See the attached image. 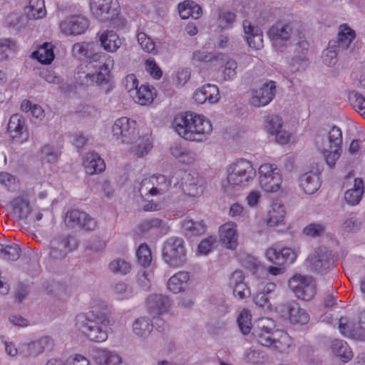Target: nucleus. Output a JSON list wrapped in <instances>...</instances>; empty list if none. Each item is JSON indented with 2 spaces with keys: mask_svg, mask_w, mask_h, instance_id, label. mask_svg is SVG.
<instances>
[{
  "mask_svg": "<svg viewBox=\"0 0 365 365\" xmlns=\"http://www.w3.org/2000/svg\"><path fill=\"white\" fill-rule=\"evenodd\" d=\"M298 23L294 21H279L273 24L267 34L277 49H282L296 41L294 44L295 55L292 58V63L301 65L307 60L309 44L300 36Z\"/></svg>",
  "mask_w": 365,
  "mask_h": 365,
  "instance_id": "f257e3e1",
  "label": "nucleus"
},
{
  "mask_svg": "<svg viewBox=\"0 0 365 365\" xmlns=\"http://www.w3.org/2000/svg\"><path fill=\"white\" fill-rule=\"evenodd\" d=\"M173 125L182 138L191 141H202L212 130L208 120L191 112L178 114Z\"/></svg>",
  "mask_w": 365,
  "mask_h": 365,
  "instance_id": "f03ea898",
  "label": "nucleus"
},
{
  "mask_svg": "<svg viewBox=\"0 0 365 365\" xmlns=\"http://www.w3.org/2000/svg\"><path fill=\"white\" fill-rule=\"evenodd\" d=\"M110 320L106 314L95 315L93 312L81 313L76 317V327L88 339L103 342L108 339Z\"/></svg>",
  "mask_w": 365,
  "mask_h": 365,
  "instance_id": "7ed1b4c3",
  "label": "nucleus"
},
{
  "mask_svg": "<svg viewBox=\"0 0 365 365\" xmlns=\"http://www.w3.org/2000/svg\"><path fill=\"white\" fill-rule=\"evenodd\" d=\"M255 177L256 170L250 161L245 159L237 160L227 169V188L232 187L239 190L245 187L254 180Z\"/></svg>",
  "mask_w": 365,
  "mask_h": 365,
  "instance_id": "20e7f679",
  "label": "nucleus"
},
{
  "mask_svg": "<svg viewBox=\"0 0 365 365\" xmlns=\"http://www.w3.org/2000/svg\"><path fill=\"white\" fill-rule=\"evenodd\" d=\"M163 259L168 266L179 267L186 262V249L182 238L170 237L164 242Z\"/></svg>",
  "mask_w": 365,
  "mask_h": 365,
  "instance_id": "39448f33",
  "label": "nucleus"
},
{
  "mask_svg": "<svg viewBox=\"0 0 365 365\" xmlns=\"http://www.w3.org/2000/svg\"><path fill=\"white\" fill-rule=\"evenodd\" d=\"M92 14L101 21L115 18L120 13L118 0H90Z\"/></svg>",
  "mask_w": 365,
  "mask_h": 365,
  "instance_id": "423d86ee",
  "label": "nucleus"
},
{
  "mask_svg": "<svg viewBox=\"0 0 365 365\" xmlns=\"http://www.w3.org/2000/svg\"><path fill=\"white\" fill-rule=\"evenodd\" d=\"M78 246L76 238L72 235L56 237L50 242L49 257L53 260H61Z\"/></svg>",
  "mask_w": 365,
  "mask_h": 365,
  "instance_id": "0eeeda50",
  "label": "nucleus"
},
{
  "mask_svg": "<svg viewBox=\"0 0 365 365\" xmlns=\"http://www.w3.org/2000/svg\"><path fill=\"white\" fill-rule=\"evenodd\" d=\"M289 287L297 298L304 301L311 300L316 293L312 278L301 274H295L289 280Z\"/></svg>",
  "mask_w": 365,
  "mask_h": 365,
  "instance_id": "6e6552de",
  "label": "nucleus"
},
{
  "mask_svg": "<svg viewBox=\"0 0 365 365\" xmlns=\"http://www.w3.org/2000/svg\"><path fill=\"white\" fill-rule=\"evenodd\" d=\"M113 136L116 140H120L121 143L129 144L138 138L136 122L126 117H122L115 121L112 127Z\"/></svg>",
  "mask_w": 365,
  "mask_h": 365,
  "instance_id": "1a4fd4ad",
  "label": "nucleus"
},
{
  "mask_svg": "<svg viewBox=\"0 0 365 365\" xmlns=\"http://www.w3.org/2000/svg\"><path fill=\"white\" fill-rule=\"evenodd\" d=\"M274 322L269 319L264 318L259 320L252 333L257 343L270 348L275 337L280 334V331L274 329Z\"/></svg>",
  "mask_w": 365,
  "mask_h": 365,
  "instance_id": "9d476101",
  "label": "nucleus"
},
{
  "mask_svg": "<svg viewBox=\"0 0 365 365\" xmlns=\"http://www.w3.org/2000/svg\"><path fill=\"white\" fill-rule=\"evenodd\" d=\"M307 262L312 271L324 274L331 269L334 264V258L329 250L325 247H319L313 255L308 257Z\"/></svg>",
  "mask_w": 365,
  "mask_h": 365,
  "instance_id": "9b49d317",
  "label": "nucleus"
},
{
  "mask_svg": "<svg viewBox=\"0 0 365 365\" xmlns=\"http://www.w3.org/2000/svg\"><path fill=\"white\" fill-rule=\"evenodd\" d=\"M65 224L69 228H76L86 231H93L97 227L96 221L88 214L78 210H73L66 212Z\"/></svg>",
  "mask_w": 365,
  "mask_h": 365,
  "instance_id": "f8f14e48",
  "label": "nucleus"
},
{
  "mask_svg": "<svg viewBox=\"0 0 365 365\" xmlns=\"http://www.w3.org/2000/svg\"><path fill=\"white\" fill-rule=\"evenodd\" d=\"M279 312L287 317L293 324H305L309 320V315L295 301L287 302L279 307Z\"/></svg>",
  "mask_w": 365,
  "mask_h": 365,
  "instance_id": "ddd939ff",
  "label": "nucleus"
},
{
  "mask_svg": "<svg viewBox=\"0 0 365 365\" xmlns=\"http://www.w3.org/2000/svg\"><path fill=\"white\" fill-rule=\"evenodd\" d=\"M177 174L181 177L180 187L182 192L190 197H196L202 193L203 189L199 185L198 173L195 170L178 171Z\"/></svg>",
  "mask_w": 365,
  "mask_h": 365,
  "instance_id": "4468645a",
  "label": "nucleus"
},
{
  "mask_svg": "<svg viewBox=\"0 0 365 365\" xmlns=\"http://www.w3.org/2000/svg\"><path fill=\"white\" fill-rule=\"evenodd\" d=\"M276 94V83L269 81L262 85L253 92L250 103L255 107H261L268 105L274 98Z\"/></svg>",
  "mask_w": 365,
  "mask_h": 365,
  "instance_id": "2eb2a0df",
  "label": "nucleus"
},
{
  "mask_svg": "<svg viewBox=\"0 0 365 365\" xmlns=\"http://www.w3.org/2000/svg\"><path fill=\"white\" fill-rule=\"evenodd\" d=\"M89 26L88 19L83 15H73L60 24L61 30L66 35H79L84 33Z\"/></svg>",
  "mask_w": 365,
  "mask_h": 365,
  "instance_id": "dca6fc26",
  "label": "nucleus"
},
{
  "mask_svg": "<svg viewBox=\"0 0 365 365\" xmlns=\"http://www.w3.org/2000/svg\"><path fill=\"white\" fill-rule=\"evenodd\" d=\"M8 131L13 140L23 143L29 139V132L25 125V119L16 113L11 116L8 123Z\"/></svg>",
  "mask_w": 365,
  "mask_h": 365,
  "instance_id": "f3484780",
  "label": "nucleus"
},
{
  "mask_svg": "<svg viewBox=\"0 0 365 365\" xmlns=\"http://www.w3.org/2000/svg\"><path fill=\"white\" fill-rule=\"evenodd\" d=\"M242 27L249 46L257 50L262 48L263 36L261 29L247 19L243 21Z\"/></svg>",
  "mask_w": 365,
  "mask_h": 365,
  "instance_id": "a211bd4d",
  "label": "nucleus"
},
{
  "mask_svg": "<svg viewBox=\"0 0 365 365\" xmlns=\"http://www.w3.org/2000/svg\"><path fill=\"white\" fill-rule=\"evenodd\" d=\"M113 65V60L109 57L106 62L98 66L96 73H87L85 76L86 81L85 83L96 82L97 85L108 84L110 78V67Z\"/></svg>",
  "mask_w": 365,
  "mask_h": 365,
  "instance_id": "6ab92c4d",
  "label": "nucleus"
},
{
  "mask_svg": "<svg viewBox=\"0 0 365 365\" xmlns=\"http://www.w3.org/2000/svg\"><path fill=\"white\" fill-rule=\"evenodd\" d=\"M193 98L200 104L207 101L210 103H217L220 99L219 89L215 85L205 84L195 91Z\"/></svg>",
  "mask_w": 365,
  "mask_h": 365,
  "instance_id": "aec40b11",
  "label": "nucleus"
},
{
  "mask_svg": "<svg viewBox=\"0 0 365 365\" xmlns=\"http://www.w3.org/2000/svg\"><path fill=\"white\" fill-rule=\"evenodd\" d=\"M147 306L150 314L156 318L166 312L170 306L168 297L162 294H151L147 299Z\"/></svg>",
  "mask_w": 365,
  "mask_h": 365,
  "instance_id": "412c9836",
  "label": "nucleus"
},
{
  "mask_svg": "<svg viewBox=\"0 0 365 365\" xmlns=\"http://www.w3.org/2000/svg\"><path fill=\"white\" fill-rule=\"evenodd\" d=\"M236 227V224L233 222H227L220 227V241L228 249L234 250L237 245L238 235Z\"/></svg>",
  "mask_w": 365,
  "mask_h": 365,
  "instance_id": "4be33fe9",
  "label": "nucleus"
},
{
  "mask_svg": "<svg viewBox=\"0 0 365 365\" xmlns=\"http://www.w3.org/2000/svg\"><path fill=\"white\" fill-rule=\"evenodd\" d=\"M52 346L53 341L48 336H44L26 344V352L21 350L20 354H24L26 357H35L43 353L45 350L51 349Z\"/></svg>",
  "mask_w": 365,
  "mask_h": 365,
  "instance_id": "5701e85b",
  "label": "nucleus"
},
{
  "mask_svg": "<svg viewBox=\"0 0 365 365\" xmlns=\"http://www.w3.org/2000/svg\"><path fill=\"white\" fill-rule=\"evenodd\" d=\"M300 187L309 195L314 193L321 185L318 172L309 171L301 175L299 178Z\"/></svg>",
  "mask_w": 365,
  "mask_h": 365,
  "instance_id": "b1692460",
  "label": "nucleus"
},
{
  "mask_svg": "<svg viewBox=\"0 0 365 365\" xmlns=\"http://www.w3.org/2000/svg\"><path fill=\"white\" fill-rule=\"evenodd\" d=\"M99 41L103 48L110 53L116 51L121 46L122 41L113 31H103L99 36Z\"/></svg>",
  "mask_w": 365,
  "mask_h": 365,
  "instance_id": "393cba45",
  "label": "nucleus"
},
{
  "mask_svg": "<svg viewBox=\"0 0 365 365\" xmlns=\"http://www.w3.org/2000/svg\"><path fill=\"white\" fill-rule=\"evenodd\" d=\"M355 31L346 24L339 26V31L337 35V40L334 42L338 51L347 50L351 46V42L355 38Z\"/></svg>",
  "mask_w": 365,
  "mask_h": 365,
  "instance_id": "a878e982",
  "label": "nucleus"
},
{
  "mask_svg": "<svg viewBox=\"0 0 365 365\" xmlns=\"http://www.w3.org/2000/svg\"><path fill=\"white\" fill-rule=\"evenodd\" d=\"M93 358L100 365H120L121 357L114 351L97 349L93 351Z\"/></svg>",
  "mask_w": 365,
  "mask_h": 365,
  "instance_id": "bb28decb",
  "label": "nucleus"
},
{
  "mask_svg": "<svg viewBox=\"0 0 365 365\" xmlns=\"http://www.w3.org/2000/svg\"><path fill=\"white\" fill-rule=\"evenodd\" d=\"M364 192V181L361 178H356L354 187L347 190L344 193V200L349 205L359 203Z\"/></svg>",
  "mask_w": 365,
  "mask_h": 365,
  "instance_id": "cd10ccee",
  "label": "nucleus"
},
{
  "mask_svg": "<svg viewBox=\"0 0 365 365\" xmlns=\"http://www.w3.org/2000/svg\"><path fill=\"white\" fill-rule=\"evenodd\" d=\"M84 166L86 173L89 175L98 174L106 168L103 160L96 153H89L85 160Z\"/></svg>",
  "mask_w": 365,
  "mask_h": 365,
  "instance_id": "c85d7f7f",
  "label": "nucleus"
},
{
  "mask_svg": "<svg viewBox=\"0 0 365 365\" xmlns=\"http://www.w3.org/2000/svg\"><path fill=\"white\" fill-rule=\"evenodd\" d=\"M178 11L180 16L183 19H188L189 17L197 19L202 14V9L199 5L190 0L180 3L178 5Z\"/></svg>",
  "mask_w": 365,
  "mask_h": 365,
  "instance_id": "c756f323",
  "label": "nucleus"
},
{
  "mask_svg": "<svg viewBox=\"0 0 365 365\" xmlns=\"http://www.w3.org/2000/svg\"><path fill=\"white\" fill-rule=\"evenodd\" d=\"M189 279L190 275L188 272H179L168 279L167 287L175 294L179 293L184 289Z\"/></svg>",
  "mask_w": 365,
  "mask_h": 365,
  "instance_id": "7c9ffc66",
  "label": "nucleus"
},
{
  "mask_svg": "<svg viewBox=\"0 0 365 365\" xmlns=\"http://www.w3.org/2000/svg\"><path fill=\"white\" fill-rule=\"evenodd\" d=\"M156 90L154 87L148 85H141L136 91L135 96H133L135 101L138 103L145 106L150 103L156 94Z\"/></svg>",
  "mask_w": 365,
  "mask_h": 365,
  "instance_id": "2f4dec72",
  "label": "nucleus"
},
{
  "mask_svg": "<svg viewBox=\"0 0 365 365\" xmlns=\"http://www.w3.org/2000/svg\"><path fill=\"white\" fill-rule=\"evenodd\" d=\"M153 328V324L148 317H139L133 323V331L139 337L145 338L149 336Z\"/></svg>",
  "mask_w": 365,
  "mask_h": 365,
  "instance_id": "473e14b6",
  "label": "nucleus"
},
{
  "mask_svg": "<svg viewBox=\"0 0 365 365\" xmlns=\"http://www.w3.org/2000/svg\"><path fill=\"white\" fill-rule=\"evenodd\" d=\"M225 54L222 53H211L205 51H196L192 53V61L193 64L200 65L213 61H218V60L225 59Z\"/></svg>",
  "mask_w": 365,
  "mask_h": 365,
  "instance_id": "72a5a7b5",
  "label": "nucleus"
},
{
  "mask_svg": "<svg viewBox=\"0 0 365 365\" xmlns=\"http://www.w3.org/2000/svg\"><path fill=\"white\" fill-rule=\"evenodd\" d=\"M182 230L187 237L198 236L205 233L206 226L203 221H194L185 219L182 222Z\"/></svg>",
  "mask_w": 365,
  "mask_h": 365,
  "instance_id": "f704fd0d",
  "label": "nucleus"
},
{
  "mask_svg": "<svg viewBox=\"0 0 365 365\" xmlns=\"http://www.w3.org/2000/svg\"><path fill=\"white\" fill-rule=\"evenodd\" d=\"M167 229L165 222L158 218L145 220L139 225L140 231L143 233L158 231L160 234H165Z\"/></svg>",
  "mask_w": 365,
  "mask_h": 365,
  "instance_id": "c9c22d12",
  "label": "nucleus"
},
{
  "mask_svg": "<svg viewBox=\"0 0 365 365\" xmlns=\"http://www.w3.org/2000/svg\"><path fill=\"white\" fill-rule=\"evenodd\" d=\"M331 348L333 354L344 362L348 361L353 356L352 351L348 347L347 344L342 340L336 339L333 341Z\"/></svg>",
  "mask_w": 365,
  "mask_h": 365,
  "instance_id": "e433bc0d",
  "label": "nucleus"
},
{
  "mask_svg": "<svg viewBox=\"0 0 365 365\" xmlns=\"http://www.w3.org/2000/svg\"><path fill=\"white\" fill-rule=\"evenodd\" d=\"M32 56L43 64H49L54 58L53 46L49 43H44L33 52Z\"/></svg>",
  "mask_w": 365,
  "mask_h": 365,
  "instance_id": "4c0bfd02",
  "label": "nucleus"
},
{
  "mask_svg": "<svg viewBox=\"0 0 365 365\" xmlns=\"http://www.w3.org/2000/svg\"><path fill=\"white\" fill-rule=\"evenodd\" d=\"M26 14L30 19H39L45 16L46 11L43 0H30Z\"/></svg>",
  "mask_w": 365,
  "mask_h": 365,
  "instance_id": "58836bf2",
  "label": "nucleus"
},
{
  "mask_svg": "<svg viewBox=\"0 0 365 365\" xmlns=\"http://www.w3.org/2000/svg\"><path fill=\"white\" fill-rule=\"evenodd\" d=\"M282 182L280 171L271 177H266L259 180L261 187L267 192H274L279 190Z\"/></svg>",
  "mask_w": 365,
  "mask_h": 365,
  "instance_id": "ea45409f",
  "label": "nucleus"
},
{
  "mask_svg": "<svg viewBox=\"0 0 365 365\" xmlns=\"http://www.w3.org/2000/svg\"><path fill=\"white\" fill-rule=\"evenodd\" d=\"M21 248L16 244H0V258L4 260H17L20 257Z\"/></svg>",
  "mask_w": 365,
  "mask_h": 365,
  "instance_id": "a19ab883",
  "label": "nucleus"
},
{
  "mask_svg": "<svg viewBox=\"0 0 365 365\" xmlns=\"http://www.w3.org/2000/svg\"><path fill=\"white\" fill-rule=\"evenodd\" d=\"M14 212L20 220H27L29 216L31 208L27 200L22 197H18L13 201Z\"/></svg>",
  "mask_w": 365,
  "mask_h": 365,
  "instance_id": "79ce46f5",
  "label": "nucleus"
},
{
  "mask_svg": "<svg viewBox=\"0 0 365 365\" xmlns=\"http://www.w3.org/2000/svg\"><path fill=\"white\" fill-rule=\"evenodd\" d=\"M284 215V206L279 203H274L269 211L267 222L270 226H276L283 221Z\"/></svg>",
  "mask_w": 365,
  "mask_h": 365,
  "instance_id": "37998d69",
  "label": "nucleus"
},
{
  "mask_svg": "<svg viewBox=\"0 0 365 365\" xmlns=\"http://www.w3.org/2000/svg\"><path fill=\"white\" fill-rule=\"evenodd\" d=\"M291 343L289 336L287 333L280 331V334L277 337H275L270 349L279 352H286L290 347Z\"/></svg>",
  "mask_w": 365,
  "mask_h": 365,
  "instance_id": "c03bdc74",
  "label": "nucleus"
},
{
  "mask_svg": "<svg viewBox=\"0 0 365 365\" xmlns=\"http://www.w3.org/2000/svg\"><path fill=\"white\" fill-rule=\"evenodd\" d=\"M153 182L154 187V195H162L165 193L170 187L171 182L166 179L165 175H153Z\"/></svg>",
  "mask_w": 365,
  "mask_h": 365,
  "instance_id": "a18cd8bd",
  "label": "nucleus"
},
{
  "mask_svg": "<svg viewBox=\"0 0 365 365\" xmlns=\"http://www.w3.org/2000/svg\"><path fill=\"white\" fill-rule=\"evenodd\" d=\"M109 269L115 274L125 275L130 271L131 266L130 263L125 259L118 258L110 262Z\"/></svg>",
  "mask_w": 365,
  "mask_h": 365,
  "instance_id": "49530a36",
  "label": "nucleus"
},
{
  "mask_svg": "<svg viewBox=\"0 0 365 365\" xmlns=\"http://www.w3.org/2000/svg\"><path fill=\"white\" fill-rule=\"evenodd\" d=\"M349 100L353 108L365 118V98L359 93L352 91L349 95Z\"/></svg>",
  "mask_w": 365,
  "mask_h": 365,
  "instance_id": "de8ad7c7",
  "label": "nucleus"
},
{
  "mask_svg": "<svg viewBox=\"0 0 365 365\" xmlns=\"http://www.w3.org/2000/svg\"><path fill=\"white\" fill-rule=\"evenodd\" d=\"M238 326L243 334H247L251 331V314L247 309L242 310L237 319Z\"/></svg>",
  "mask_w": 365,
  "mask_h": 365,
  "instance_id": "09e8293b",
  "label": "nucleus"
},
{
  "mask_svg": "<svg viewBox=\"0 0 365 365\" xmlns=\"http://www.w3.org/2000/svg\"><path fill=\"white\" fill-rule=\"evenodd\" d=\"M138 262L143 267H148L152 260L151 252L146 244H141L136 251Z\"/></svg>",
  "mask_w": 365,
  "mask_h": 365,
  "instance_id": "8fccbe9b",
  "label": "nucleus"
},
{
  "mask_svg": "<svg viewBox=\"0 0 365 365\" xmlns=\"http://www.w3.org/2000/svg\"><path fill=\"white\" fill-rule=\"evenodd\" d=\"M136 142L137 144L133 151L139 157L147 154L152 148V143L148 136H143L141 138L138 137Z\"/></svg>",
  "mask_w": 365,
  "mask_h": 365,
  "instance_id": "3c124183",
  "label": "nucleus"
},
{
  "mask_svg": "<svg viewBox=\"0 0 365 365\" xmlns=\"http://www.w3.org/2000/svg\"><path fill=\"white\" fill-rule=\"evenodd\" d=\"M16 48V42L11 38L0 39V61L6 60Z\"/></svg>",
  "mask_w": 365,
  "mask_h": 365,
  "instance_id": "603ef678",
  "label": "nucleus"
},
{
  "mask_svg": "<svg viewBox=\"0 0 365 365\" xmlns=\"http://www.w3.org/2000/svg\"><path fill=\"white\" fill-rule=\"evenodd\" d=\"M93 46V43L86 42L76 43L72 47V53L75 57L82 58L88 56Z\"/></svg>",
  "mask_w": 365,
  "mask_h": 365,
  "instance_id": "864d4df0",
  "label": "nucleus"
},
{
  "mask_svg": "<svg viewBox=\"0 0 365 365\" xmlns=\"http://www.w3.org/2000/svg\"><path fill=\"white\" fill-rule=\"evenodd\" d=\"M329 148H341L342 143V133L340 128L333 126L328 133Z\"/></svg>",
  "mask_w": 365,
  "mask_h": 365,
  "instance_id": "5fc2aeb1",
  "label": "nucleus"
},
{
  "mask_svg": "<svg viewBox=\"0 0 365 365\" xmlns=\"http://www.w3.org/2000/svg\"><path fill=\"white\" fill-rule=\"evenodd\" d=\"M225 58V59L218 60V61L225 62V70L223 71L224 79L226 81L232 80L236 76L237 63L235 60L229 58L226 55Z\"/></svg>",
  "mask_w": 365,
  "mask_h": 365,
  "instance_id": "6e6d98bb",
  "label": "nucleus"
},
{
  "mask_svg": "<svg viewBox=\"0 0 365 365\" xmlns=\"http://www.w3.org/2000/svg\"><path fill=\"white\" fill-rule=\"evenodd\" d=\"M341 148H333V149L324 150V156L327 164L329 168H333L335 166L336 161L339 158L341 155Z\"/></svg>",
  "mask_w": 365,
  "mask_h": 365,
  "instance_id": "4d7b16f0",
  "label": "nucleus"
},
{
  "mask_svg": "<svg viewBox=\"0 0 365 365\" xmlns=\"http://www.w3.org/2000/svg\"><path fill=\"white\" fill-rule=\"evenodd\" d=\"M266 122L267 130L272 135H274L282 128V119L277 115L268 116Z\"/></svg>",
  "mask_w": 365,
  "mask_h": 365,
  "instance_id": "13d9d810",
  "label": "nucleus"
},
{
  "mask_svg": "<svg viewBox=\"0 0 365 365\" xmlns=\"http://www.w3.org/2000/svg\"><path fill=\"white\" fill-rule=\"evenodd\" d=\"M236 20L235 13L230 11H223L219 14V21L223 28H230Z\"/></svg>",
  "mask_w": 365,
  "mask_h": 365,
  "instance_id": "bf43d9fd",
  "label": "nucleus"
},
{
  "mask_svg": "<svg viewBox=\"0 0 365 365\" xmlns=\"http://www.w3.org/2000/svg\"><path fill=\"white\" fill-rule=\"evenodd\" d=\"M113 292L117 295L118 299H123L128 298L131 296V290L127 284L123 282H118L113 286Z\"/></svg>",
  "mask_w": 365,
  "mask_h": 365,
  "instance_id": "052dcab7",
  "label": "nucleus"
},
{
  "mask_svg": "<svg viewBox=\"0 0 365 365\" xmlns=\"http://www.w3.org/2000/svg\"><path fill=\"white\" fill-rule=\"evenodd\" d=\"M137 38L143 50L148 53H152L155 51V43L145 33H139Z\"/></svg>",
  "mask_w": 365,
  "mask_h": 365,
  "instance_id": "680f3d73",
  "label": "nucleus"
},
{
  "mask_svg": "<svg viewBox=\"0 0 365 365\" xmlns=\"http://www.w3.org/2000/svg\"><path fill=\"white\" fill-rule=\"evenodd\" d=\"M153 189V176H151L142 180L138 191L142 197H146L147 195H155Z\"/></svg>",
  "mask_w": 365,
  "mask_h": 365,
  "instance_id": "e2e57ef3",
  "label": "nucleus"
},
{
  "mask_svg": "<svg viewBox=\"0 0 365 365\" xmlns=\"http://www.w3.org/2000/svg\"><path fill=\"white\" fill-rule=\"evenodd\" d=\"M325 230V227L319 223H311L304 228V235L312 237L320 236Z\"/></svg>",
  "mask_w": 365,
  "mask_h": 365,
  "instance_id": "0e129e2a",
  "label": "nucleus"
},
{
  "mask_svg": "<svg viewBox=\"0 0 365 365\" xmlns=\"http://www.w3.org/2000/svg\"><path fill=\"white\" fill-rule=\"evenodd\" d=\"M280 170L274 164L264 163L259 168V180L266 177H271L279 173Z\"/></svg>",
  "mask_w": 365,
  "mask_h": 365,
  "instance_id": "69168bd1",
  "label": "nucleus"
},
{
  "mask_svg": "<svg viewBox=\"0 0 365 365\" xmlns=\"http://www.w3.org/2000/svg\"><path fill=\"white\" fill-rule=\"evenodd\" d=\"M145 69L150 75L155 79H160L162 77L163 72L153 59L146 60Z\"/></svg>",
  "mask_w": 365,
  "mask_h": 365,
  "instance_id": "338daca9",
  "label": "nucleus"
},
{
  "mask_svg": "<svg viewBox=\"0 0 365 365\" xmlns=\"http://www.w3.org/2000/svg\"><path fill=\"white\" fill-rule=\"evenodd\" d=\"M266 257L269 262L276 265L280 266L284 264V259H282L283 257L280 255V250H277L274 247L267 249Z\"/></svg>",
  "mask_w": 365,
  "mask_h": 365,
  "instance_id": "774afa93",
  "label": "nucleus"
}]
</instances>
